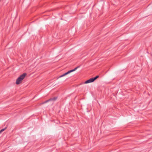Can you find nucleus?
Instances as JSON below:
<instances>
[{
    "instance_id": "nucleus-1",
    "label": "nucleus",
    "mask_w": 152,
    "mask_h": 152,
    "mask_svg": "<svg viewBox=\"0 0 152 152\" xmlns=\"http://www.w3.org/2000/svg\"><path fill=\"white\" fill-rule=\"evenodd\" d=\"M26 73H24L19 77L16 80V83L17 84H19L21 83L22 80L26 75Z\"/></svg>"
},
{
    "instance_id": "nucleus-2",
    "label": "nucleus",
    "mask_w": 152,
    "mask_h": 152,
    "mask_svg": "<svg viewBox=\"0 0 152 152\" xmlns=\"http://www.w3.org/2000/svg\"><path fill=\"white\" fill-rule=\"evenodd\" d=\"M79 66H77V67H76L74 69H72V70H69V71L67 72L64 74H63L62 75H61L58 78H60V77H64L66 75H68V74H69L70 73L72 72H73V71H75V70H76L78 67H79Z\"/></svg>"
},
{
    "instance_id": "nucleus-3",
    "label": "nucleus",
    "mask_w": 152,
    "mask_h": 152,
    "mask_svg": "<svg viewBox=\"0 0 152 152\" xmlns=\"http://www.w3.org/2000/svg\"><path fill=\"white\" fill-rule=\"evenodd\" d=\"M94 81L93 79V78H92L86 80V81L85 82V83H88L92 82Z\"/></svg>"
},
{
    "instance_id": "nucleus-4",
    "label": "nucleus",
    "mask_w": 152,
    "mask_h": 152,
    "mask_svg": "<svg viewBox=\"0 0 152 152\" xmlns=\"http://www.w3.org/2000/svg\"><path fill=\"white\" fill-rule=\"evenodd\" d=\"M56 98H51V99H50L48 100H46V101L44 102H43V103H42V104H44V103H46L48 102L49 101H51V100H56Z\"/></svg>"
},
{
    "instance_id": "nucleus-5",
    "label": "nucleus",
    "mask_w": 152,
    "mask_h": 152,
    "mask_svg": "<svg viewBox=\"0 0 152 152\" xmlns=\"http://www.w3.org/2000/svg\"><path fill=\"white\" fill-rule=\"evenodd\" d=\"M99 77V76L98 75H97L94 77H93L92 78L94 80V81L95 80L98 78Z\"/></svg>"
},
{
    "instance_id": "nucleus-6",
    "label": "nucleus",
    "mask_w": 152,
    "mask_h": 152,
    "mask_svg": "<svg viewBox=\"0 0 152 152\" xmlns=\"http://www.w3.org/2000/svg\"><path fill=\"white\" fill-rule=\"evenodd\" d=\"M7 128V127H5L4 128V129H1L0 131V134L1 132H3L4 131L5 129H6Z\"/></svg>"
}]
</instances>
